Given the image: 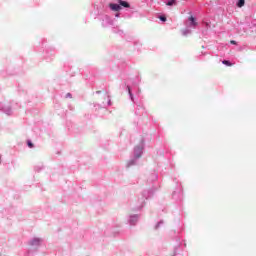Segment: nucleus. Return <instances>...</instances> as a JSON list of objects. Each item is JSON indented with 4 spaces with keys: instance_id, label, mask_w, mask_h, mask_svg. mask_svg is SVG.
<instances>
[{
    "instance_id": "20e7f679",
    "label": "nucleus",
    "mask_w": 256,
    "mask_h": 256,
    "mask_svg": "<svg viewBox=\"0 0 256 256\" xmlns=\"http://www.w3.org/2000/svg\"><path fill=\"white\" fill-rule=\"evenodd\" d=\"M176 3H177V0H170V1L167 2V5H168L169 7H171V6H173V5H176Z\"/></svg>"
},
{
    "instance_id": "0eeeda50",
    "label": "nucleus",
    "mask_w": 256,
    "mask_h": 256,
    "mask_svg": "<svg viewBox=\"0 0 256 256\" xmlns=\"http://www.w3.org/2000/svg\"><path fill=\"white\" fill-rule=\"evenodd\" d=\"M159 19H160V21H167V17H165V16H160Z\"/></svg>"
},
{
    "instance_id": "f257e3e1",
    "label": "nucleus",
    "mask_w": 256,
    "mask_h": 256,
    "mask_svg": "<svg viewBox=\"0 0 256 256\" xmlns=\"http://www.w3.org/2000/svg\"><path fill=\"white\" fill-rule=\"evenodd\" d=\"M109 7L112 11H121V5L120 4L110 3Z\"/></svg>"
},
{
    "instance_id": "7ed1b4c3",
    "label": "nucleus",
    "mask_w": 256,
    "mask_h": 256,
    "mask_svg": "<svg viewBox=\"0 0 256 256\" xmlns=\"http://www.w3.org/2000/svg\"><path fill=\"white\" fill-rule=\"evenodd\" d=\"M189 21H191V24H192L194 27L197 26V23H196V21H195V17L190 16V17H189Z\"/></svg>"
},
{
    "instance_id": "6e6552de",
    "label": "nucleus",
    "mask_w": 256,
    "mask_h": 256,
    "mask_svg": "<svg viewBox=\"0 0 256 256\" xmlns=\"http://www.w3.org/2000/svg\"><path fill=\"white\" fill-rule=\"evenodd\" d=\"M28 147H30V149H33V142L28 141Z\"/></svg>"
},
{
    "instance_id": "1a4fd4ad",
    "label": "nucleus",
    "mask_w": 256,
    "mask_h": 256,
    "mask_svg": "<svg viewBox=\"0 0 256 256\" xmlns=\"http://www.w3.org/2000/svg\"><path fill=\"white\" fill-rule=\"evenodd\" d=\"M230 43H231V45H237V41H235V40H231Z\"/></svg>"
},
{
    "instance_id": "39448f33",
    "label": "nucleus",
    "mask_w": 256,
    "mask_h": 256,
    "mask_svg": "<svg viewBox=\"0 0 256 256\" xmlns=\"http://www.w3.org/2000/svg\"><path fill=\"white\" fill-rule=\"evenodd\" d=\"M245 5V0H239L237 3V7H243Z\"/></svg>"
},
{
    "instance_id": "423d86ee",
    "label": "nucleus",
    "mask_w": 256,
    "mask_h": 256,
    "mask_svg": "<svg viewBox=\"0 0 256 256\" xmlns=\"http://www.w3.org/2000/svg\"><path fill=\"white\" fill-rule=\"evenodd\" d=\"M223 65H227L228 67H231V62H229V60H224L223 62Z\"/></svg>"
},
{
    "instance_id": "9d476101",
    "label": "nucleus",
    "mask_w": 256,
    "mask_h": 256,
    "mask_svg": "<svg viewBox=\"0 0 256 256\" xmlns=\"http://www.w3.org/2000/svg\"><path fill=\"white\" fill-rule=\"evenodd\" d=\"M66 97H69L71 99V97H72L71 93H67Z\"/></svg>"
},
{
    "instance_id": "f03ea898",
    "label": "nucleus",
    "mask_w": 256,
    "mask_h": 256,
    "mask_svg": "<svg viewBox=\"0 0 256 256\" xmlns=\"http://www.w3.org/2000/svg\"><path fill=\"white\" fill-rule=\"evenodd\" d=\"M118 3L119 5H121V7H125L126 9H129V7H131V5L128 4V2L123 0H119Z\"/></svg>"
}]
</instances>
